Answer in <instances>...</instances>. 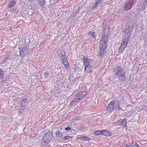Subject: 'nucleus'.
Wrapping results in <instances>:
<instances>
[{"label":"nucleus","instance_id":"obj_1","mask_svg":"<svg viewBox=\"0 0 147 147\" xmlns=\"http://www.w3.org/2000/svg\"><path fill=\"white\" fill-rule=\"evenodd\" d=\"M83 63L84 65V71L87 72H90L91 71V68L93 63V61L92 59L87 58L86 57L83 58Z\"/></svg>","mask_w":147,"mask_h":147},{"label":"nucleus","instance_id":"obj_2","mask_svg":"<svg viewBox=\"0 0 147 147\" xmlns=\"http://www.w3.org/2000/svg\"><path fill=\"white\" fill-rule=\"evenodd\" d=\"M113 71L117 76L122 78L125 76V72L123 68L121 67L118 65L115 66L113 68Z\"/></svg>","mask_w":147,"mask_h":147},{"label":"nucleus","instance_id":"obj_3","mask_svg":"<svg viewBox=\"0 0 147 147\" xmlns=\"http://www.w3.org/2000/svg\"><path fill=\"white\" fill-rule=\"evenodd\" d=\"M107 36L104 35L102 36L101 40L100 43V49H105L107 46Z\"/></svg>","mask_w":147,"mask_h":147},{"label":"nucleus","instance_id":"obj_4","mask_svg":"<svg viewBox=\"0 0 147 147\" xmlns=\"http://www.w3.org/2000/svg\"><path fill=\"white\" fill-rule=\"evenodd\" d=\"M134 1L135 0H129V1H127L124 6L125 10L126 11H128L130 9Z\"/></svg>","mask_w":147,"mask_h":147},{"label":"nucleus","instance_id":"obj_5","mask_svg":"<svg viewBox=\"0 0 147 147\" xmlns=\"http://www.w3.org/2000/svg\"><path fill=\"white\" fill-rule=\"evenodd\" d=\"M28 52V49L27 47H23L20 51V55L22 57H24L27 54Z\"/></svg>","mask_w":147,"mask_h":147},{"label":"nucleus","instance_id":"obj_6","mask_svg":"<svg viewBox=\"0 0 147 147\" xmlns=\"http://www.w3.org/2000/svg\"><path fill=\"white\" fill-rule=\"evenodd\" d=\"M115 103L114 101H111L107 107V110L109 111H111L114 109V104Z\"/></svg>","mask_w":147,"mask_h":147},{"label":"nucleus","instance_id":"obj_7","mask_svg":"<svg viewBox=\"0 0 147 147\" xmlns=\"http://www.w3.org/2000/svg\"><path fill=\"white\" fill-rule=\"evenodd\" d=\"M126 119L124 118L123 120H119L117 123V125L123 126V127L126 126Z\"/></svg>","mask_w":147,"mask_h":147},{"label":"nucleus","instance_id":"obj_8","mask_svg":"<svg viewBox=\"0 0 147 147\" xmlns=\"http://www.w3.org/2000/svg\"><path fill=\"white\" fill-rule=\"evenodd\" d=\"M86 94L84 92H81L78 94L76 96V98H77L78 100L80 101V100H82L83 98L85 96Z\"/></svg>","mask_w":147,"mask_h":147},{"label":"nucleus","instance_id":"obj_9","mask_svg":"<svg viewBox=\"0 0 147 147\" xmlns=\"http://www.w3.org/2000/svg\"><path fill=\"white\" fill-rule=\"evenodd\" d=\"M58 56L59 57L60 59L62 60L66 59V54L65 51H63L58 55Z\"/></svg>","mask_w":147,"mask_h":147},{"label":"nucleus","instance_id":"obj_10","mask_svg":"<svg viewBox=\"0 0 147 147\" xmlns=\"http://www.w3.org/2000/svg\"><path fill=\"white\" fill-rule=\"evenodd\" d=\"M49 141L46 139V137L45 136H43L42 138L41 142V145L42 146H44L47 145Z\"/></svg>","mask_w":147,"mask_h":147},{"label":"nucleus","instance_id":"obj_11","mask_svg":"<svg viewBox=\"0 0 147 147\" xmlns=\"http://www.w3.org/2000/svg\"><path fill=\"white\" fill-rule=\"evenodd\" d=\"M53 136V133L51 132H50L46 134L44 136H45L46 137V139L49 141L52 138Z\"/></svg>","mask_w":147,"mask_h":147},{"label":"nucleus","instance_id":"obj_12","mask_svg":"<svg viewBox=\"0 0 147 147\" xmlns=\"http://www.w3.org/2000/svg\"><path fill=\"white\" fill-rule=\"evenodd\" d=\"M88 36L90 38L93 39H95L96 36V34L94 32L90 31L88 33Z\"/></svg>","mask_w":147,"mask_h":147},{"label":"nucleus","instance_id":"obj_13","mask_svg":"<svg viewBox=\"0 0 147 147\" xmlns=\"http://www.w3.org/2000/svg\"><path fill=\"white\" fill-rule=\"evenodd\" d=\"M79 101L78 100L77 98H76L75 99L72 100L71 102L70 105L71 106H75L76 105L78 104V102Z\"/></svg>","mask_w":147,"mask_h":147},{"label":"nucleus","instance_id":"obj_14","mask_svg":"<svg viewBox=\"0 0 147 147\" xmlns=\"http://www.w3.org/2000/svg\"><path fill=\"white\" fill-rule=\"evenodd\" d=\"M16 2L15 0H12L9 3L8 5V7L11 8L14 6L16 4Z\"/></svg>","mask_w":147,"mask_h":147},{"label":"nucleus","instance_id":"obj_15","mask_svg":"<svg viewBox=\"0 0 147 147\" xmlns=\"http://www.w3.org/2000/svg\"><path fill=\"white\" fill-rule=\"evenodd\" d=\"M63 63V64L65 67V68H67L69 67V63L67 59H64L62 61Z\"/></svg>","mask_w":147,"mask_h":147},{"label":"nucleus","instance_id":"obj_16","mask_svg":"<svg viewBox=\"0 0 147 147\" xmlns=\"http://www.w3.org/2000/svg\"><path fill=\"white\" fill-rule=\"evenodd\" d=\"M101 2H100V0H97L95 1L93 5L92 6V9L95 8L97 7L98 5H99Z\"/></svg>","mask_w":147,"mask_h":147},{"label":"nucleus","instance_id":"obj_17","mask_svg":"<svg viewBox=\"0 0 147 147\" xmlns=\"http://www.w3.org/2000/svg\"><path fill=\"white\" fill-rule=\"evenodd\" d=\"M141 5L142 9H145L147 6V0H144L143 2H142Z\"/></svg>","mask_w":147,"mask_h":147},{"label":"nucleus","instance_id":"obj_18","mask_svg":"<svg viewBox=\"0 0 147 147\" xmlns=\"http://www.w3.org/2000/svg\"><path fill=\"white\" fill-rule=\"evenodd\" d=\"M105 49H100L99 57H102L105 55Z\"/></svg>","mask_w":147,"mask_h":147},{"label":"nucleus","instance_id":"obj_19","mask_svg":"<svg viewBox=\"0 0 147 147\" xmlns=\"http://www.w3.org/2000/svg\"><path fill=\"white\" fill-rule=\"evenodd\" d=\"M38 3L41 7H43L45 5V0H38Z\"/></svg>","mask_w":147,"mask_h":147},{"label":"nucleus","instance_id":"obj_20","mask_svg":"<svg viewBox=\"0 0 147 147\" xmlns=\"http://www.w3.org/2000/svg\"><path fill=\"white\" fill-rule=\"evenodd\" d=\"M114 109H117L118 110L121 109V108L119 106V104L118 102H115L114 104Z\"/></svg>","mask_w":147,"mask_h":147},{"label":"nucleus","instance_id":"obj_21","mask_svg":"<svg viewBox=\"0 0 147 147\" xmlns=\"http://www.w3.org/2000/svg\"><path fill=\"white\" fill-rule=\"evenodd\" d=\"M55 135L56 136L59 138H61L63 136L62 133L60 132L59 130H57L56 131Z\"/></svg>","mask_w":147,"mask_h":147},{"label":"nucleus","instance_id":"obj_22","mask_svg":"<svg viewBox=\"0 0 147 147\" xmlns=\"http://www.w3.org/2000/svg\"><path fill=\"white\" fill-rule=\"evenodd\" d=\"M138 144L136 142L133 141L131 145H129V147H138Z\"/></svg>","mask_w":147,"mask_h":147},{"label":"nucleus","instance_id":"obj_23","mask_svg":"<svg viewBox=\"0 0 147 147\" xmlns=\"http://www.w3.org/2000/svg\"><path fill=\"white\" fill-rule=\"evenodd\" d=\"M103 130H98L94 132V134L95 135L98 136L102 134V131H104Z\"/></svg>","mask_w":147,"mask_h":147},{"label":"nucleus","instance_id":"obj_24","mask_svg":"<svg viewBox=\"0 0 147 147\" xmlns=\"http://www.w3.org/2000/svg\"><path fill=\"white\" fill-rule=\"evenodd\" d=\"M125 47L120 45L119 49V53H121L123 52Z\"/></svg>","mask_w":147,"mask_h":147},{"label":"nucleus","instance_id":"obj_25","mask_svg":"<svg viewBox=\"0 0 147 147\" xmlns=\"http://www.w3.org/2000/svg\"><path fill=\"white\" fill-rule=\"evenodd\" d=\"M27 102V100L26 98L23 99L21 102V105H25V103Z\"/></svg>","mask_w":147,"mask_h":147},{"label":"nucleus","instance_id":"obj_26","mask_svg":"<svg viewBox=\"0 0 147 147\" xmlns=\"http://www.w3.org/2000/svg\"><path fill=\"white\" fill-rule=\"evenodd\" d=\"M90 138L86 136H84L81 138V140H83L89 141Z\"/></svg>","mask_w":147,"mask_h":147},{"label":"nucleus","instance_id":"obj_27","mask_svg":"<svg viewBox=\"0 0 147 147\" xmlns=\"http://www.w3.org/2000/svg\"><path fill=\"white\" fill-rule=\"evenodd\" d=\"M104 131H102V134L105 136H107L108 135V131L106 130H103Z\"/></svg>","mask_w":147,"mask_h":147},{"label":"nucleus","instance_id":"obj_28","mask_svg":"<svg viewBox=\"0 0 147 147\" xmlns=\"http://www.w3.org/2000/svg\"><path fill=\"white\" fill-rule=\"evenodd\" d=\"M49 72L47 71H46L43 74L44 75V76L46 78H47L48 77V75L49 74Z\"/></svg>","mask_w":147,"mask_h":147},{"label":"nucleus","instance_id":"obj_29","mask_svg":"<svg viewBox=\"0 0 147 147\" xmlns=\"http://www.w3.org/2000/svg\"><path fill=\"white\" fill-rule=\"evenodd\" d=\"M4 76L3 70L1 69H0V76L1 78L3 77Z\"/></svg>","mask_w":147,"mask_h":147},{"label":"nucleus","instance_id":"obj_30","mask_svg":"<svg viewBox=\"0 0 147 147\" xmlns=\"http://www.w3.org/2000/svg\"><path fill=\"white\" fill-rule=\"evenodd\" d=\"M129 37H124V38L123 41L124 42H126L128 43V41H129Z\"/></svg>","mask_w":147,"mask_h":147},{"label":"nucleus","instance_id":"obj_31","mask_svg":"<svg viewBox=\"0 0 147 147\" xmlns=\"http://www.w3.org/2000/svg\"><path fill=\"white\" fill-rule=\"evenodd\" d=\"M25 105H21L20 107V112H22L24 110L25 108L24 107Z\"/></svg>","mask_w":147,"mask_h":147},{"label":"nucleus","instance_id":"obj_32","mask_svg":"<svg viewBox=\"0 0 147 147\" xmlns=\"http://www.w3.org/2000/svg\"><path fill=\"white\" fill-rule=\"evenodd\" d=\"M127 43H127L126 42H124L123 41V42L121 44V46H123L126 47V46L127 45Z\"/></svg>","mask_w":147,"mask_h":147},{"label":"nucleus","instance_id":"obj_33","mask_svg":"<svg viewBox=\"0 0 147 147\" xmlns=\"http://www.w3.org/2000/svg\"><path fill=\"white\" fill-rule=\"evenodd\" d=\"M71 138L70 136H65L63 137V140H66L68 139L69 138Z\"/></svg>","mask_w":147,"mask_h":147},{"label":"nucleus","instance_id":"obj_34","mask_svg":"<svg viewBox=\"0 0 147 147\" xmlns=\"http://www.w3.org/2000/svg\"><path fill=\"white\" fill-rule=\"evenodd\" d=\"M65 130L68 131H69V130H71V129L70 127H67L65 128Z\"/></svg>","mask_w":147,"mask_h":147},{"label":"nucleus","instance_id":"obj_35","mask_svg":"<svg viewBox=\"0 0 147 147\" xmlns=\"http://www.w3.org/2000/svg\"><path fill=\"white\" fill-rule=\"evenodd\" d=\"M121 147H129V145L126 144L125 145Z\"/></svg>","mask_w":147,"mask_h":147},{"label":"nucleus","instance_id":"obj_36","mask_svg":"<svg viewBox=\"0 0 147 147\" xmlns=\"http://www.w3.org/2000/svg\"><path fill=\"white\" fill-rule=\"evenodd\" d=\"M100 2H101L103 1V0H100Z\"/></svg>","mask_w":147,"mask_h":147},{"label":"nucleus","instance_id":"obj_37","mask_svg":"<svg viewBox=\"0 0 147 147\" xmlns=\"http://www.w3.org/2000/svg\"><path fill=\"white\" fill-rule=\"evenodd\" d=\"M7 59H6L5 60H7Z\"/></svg>","mask_w":147,"mask_h":147}]
</instances>
